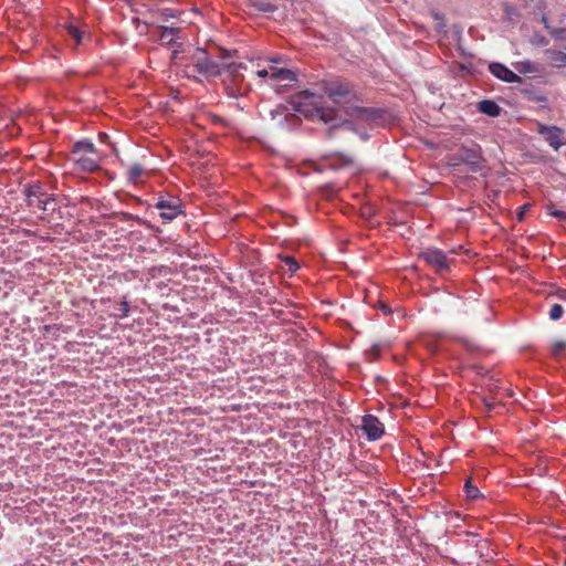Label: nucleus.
<instances>
[{
    "instance_id": "f257e3e1",
    "label": "nucleus",
    "mask_w": 566,
    "mask_h": 566,
    "mask_svg": "<svg viewBox=\"0 0 566 566\" xmlns=\"http://www.w3.org/2000/svg\"><path fill=\"white\" fill-rule=\"evenodd\" d=\"M293 109L311 119H318L325 124H332L327 130L328 138L337 136L338 133H353L354 126L349 120H337V113L334 108L325 105L324 97L310 91L300 92L291 102Z\"/></svg>"
},
{
    "instance_id": "f03ea898",
    "label": "nucleus",
    "mask_w": 566,
    "mask_h": 566,
    "mask_svg": "<svg viewBox=\"0 0 566 566\" xmlns=\"http://www.w3.org/2000/svg\"><path fill=\"white\" fill-rule=\"evenodd\" d=\"M23 195L25 196L27 206L31 209H39L44 212H53L56 209L54 195L48 193L39 181L27 185Z\"/></svg>"
},
{
    "instance_id": "7ed1b4c3",
    "label": "nucleus",
    "mask_w": 566,
    "mask_h": 566,
    "mask_svg": "<svg viewBox=\"0 0 566 566\" xmlns=\"http://www.w3.org/2000/svg\"><path fill=\"white\" fill-rule=\"evenodd\" d=\"M419 258L422 259L428 265L434 269L439 274L448 272L453 259L449 258L447 253L438 248H426L419 253Z\"/></svg>"
},
{
    "instance_id": "20e7f679",
    "label": "nucleus",
    "mask_w": 566,
    "mask_h": 566,
    "mask_svg": "<svg viewBox=\"0 0 566 566\" xmlns=\"http://www.w3.org/2000/svg\"><path fill=\"white\" fill-rule=\"evenodd\" d=\"M195 70L206 77L222 75L223 65L210 59L205 50H197L192 57Z\"/></svg>"
},
{
    "instance_id": "39448f33",
    "label": "nucleus",
    "mask_w": 566,
    "mask_h": 566,
    "mask_svg": "<svg viewBox=\"0 0 566 566\" xmlns=\"http://www.w3.org/2000/svg\"><path fill=\"white\" fill-rule=\"evenodd\" d=\"M154 208L160 211L159 216L164 223L172 221L182 213L181 203L177 197H160L154 203Z\"/></svg>"
},
{
    "instance_id": "423d86ee",
    "label": "nucleus",
    "mask_w": 566,
    "mask_h": 566,
    "mask_svg": "<svg viewBox=\"0 0 566 566\" xmlns=\"http://www.w3.org/2000/svg\"><path fill=\"white\" fill-rule=\"evenodd\" d=\"M459 158L463 164L469 166V169L472 172L481 171L484 167V158L482 157L481 148L479 146H462L459 150Z\"/></svg>"
},
{
    "instance_id": "0eeeda50",
    "label": "nucleus",
    "mask_w": 566,
    "mask_h": 566,
    "mask_svg": "<svg viewBox=\"0 0 566 566\" xmlns=\"http://www.w3.org/2000/svg\"><path fill=\"white\" fill-rule=\"evenodd\" d=\"M324 92L334 104H346L354 97L348 84L344 83H332L325 86Z\"/></svg>"
},
{
    "instance_id": "6e6552de",
    "label": "nucleus",
    "mask_w": 566,
    "mask_h": 566,
    "mask_svg": "<svg viewBox=\"0 0 566 566\" xmlns=\"http://www.w3.org/2000/svg\"><path fill=\"white\" fill-rule=\"evenodd\" d=\"M361 429L370 441L380 439L385 432L384 424L373 415H366L363 417Z\"/></svg>"
},
{
    "instance_id": "1a4fd4ad",
    "label": "nucleus",
    "mask_w": 566,
    "mask_h": 566,
    "mask_svg": "<svg viewBox=\"0 0 566 566\" xmlns=\"http://www.w3.org/2000/svg\"><path fill=\"white\" fill-rule=\"evenodd\" d=\"M538 134H541L548 145L555 150H558L563 145L564 130L557 126L539 124Z\"/></svg>"
},
{
    "instance_id": "9d476101",
    "label": "nucleus",
    "mask_w": 566,
    "mask_h": 566,
    "mask_svg": "<svg viewBox=\"0 0 566 566\" xmlns=\"http://www.w3.org/2000/svg\"><path fill=\"white\" fill-rule=\"evenodd\" d=\"M73 159L78 171L93 172L99 168L98 154L73 155Z\"/></svg>"
},
{
    "instance_id": "9b49d317",
    "label": "nucleus",
    "mask_w": 566,
    "mask_h": 566,
    "mask_svg": "<svg viewBox=\"0 0 566 566\" xmlns=\"http://www.w3.org/2000/svg\"><path fill=\"white\" fill-rule=\"evenodd\" d=\"M259 77H271L275 81H295L296 76L294 72L287 69H279L276 66H270L269 69H262L256 71Z\"/></svg>"
},
{
    "instance_id": "f8f14e48",
    "label": "nucleus",
    "mask_w": 566,
    "mask_h": 566,
    "mask_svg": "<svg viewBox=\"0 0 566 566\" xmlns=\"http://www.w3.org/2000/svg\"><path fill=\"white\" fill-rule=\"evenodd\" d=\"M243 69L242 63H231L228 65H223L222 67V76L223 81H230L233 87L239 90V85L243 82V75L240 73V70Z\"/></svg>"
},
{
    "instance_id": "ddd939ff",
    "label": "nucleus",
    "mask_w": 566,
    "mask_h": 566,
    "mask_svg": "<svg viewBox=\"0 0 566 566\" xmlns=\"http://www.w3.org/2000/svg\"><path fill=\"white\" fill-rule=\"evenodd\" d=\"M489 69L495 77L506 83H516L521 81V77L517 74L501 63H492Z\"/></svg>"
},
{
    "instance_id": "4468645a",
    "label": "nucleus",
    "mask_w": 566,
    "mask_h": 566,
    "mask_svg": "<svg viewBox=\"0 0 566 566\" xmlns=\"http://www.w3.org/2000/svg\"><path fill=\"white\" fill-rule=\"evenodd\" d=\"M545 56L547 63L553 67H564L566 66V53L548 49L545 51Z\"/></svg>"
},
{
    "instance_id": "2eb2a0df",
    "label": "nucleus",
    "mask_w": 566,
    "mask_h": 566,
    "mask_svg": "<svg viewBox=\"0 0 566 566\" xmlns=\"http://www.w3.org/2000/svg\"><path fill=\"white\" fill-rule=\"evenodd\" d=\"M146 169L143 165L136 163L127 168L126 175L127 180L134 185L138 184L142 177L145 175Z\"/></svg>"
},
{
    "instance_id": "dca6fc26",
    "label": "nucleus",
    "mask_w": 566,
    "mask_h": 566,
    "mask_svg": "<svg viewBox=\"0 0 566 566\" xmlns=\"http://www.w3.org/2000/svg\"><path fill=\"white\" fill-rule=\"evenodd\" d=\"M478 109L489 116L496 117L501 113V107L491 99H484L479 103Z\"/></svg>"
},
{
    "instance_id": "f3484780",
    "label": "nucleus",
    "mask_w": 566,
    "mask_h": 566,
    "mask_svg": "<svg viewBox=\"0 0 566 566\" xmlns=\"http://www.w3.org/2000/svg\"><path fill=\"white\" fill-rule=\"evenodd\" d=\"M81 154H97V150L93 143L82 140L74 144L72 149V155H81Z\"/></svg>"
},
{
    "instance_id": "a211bd4d",
    "label": "nucleus",
    "mask_w": 566,
    "mask_h": 566,
    "mask_svg": "<svg viewBox=\"0 0 566 566\" xmlns=\"http://www.w3.org/2000/svg\"><path fill=\"white\" fill-rule=\"evenodd\" d=\"M464 492L469 500H478L482 496L478 486H475L471 480H467L464 483Z\"/></svg>"
},
{
    "instance_id": "6ab92c4d",
    "label": "nucleus",
    "mask_w": 566,
    "mask_h": 566,
    "mask_svg": "<svg viewBox=\"0 0 566 566\" xmlns=\"http://www.w3.org/2000/svg\"><path fill=\"white\" fill-rule=\"evenodd\" d=\"M254 7L265 13L274 12L277 8L275 4L271 3L268 0H258L254 2Z\"/></svg>"
},
{
    "instance_id": "aec40b11",
    "label": "nucleus",
    "mask_w": 566,
    "mask_h": 566,
    "mask_svg": "<svg viewBox=\"0 0 566 566\" xmlns=\"http://www.w3.org/2000/svg\"><path fill=\"white\" fill-rule=\"evenodd\" d=\"M117 310H118L119 313H115L114 314L115 317L124 318V317H127L129 315L130 306H129V303H128L126 297H124L119 302Z\"/></svg>"
},
{
    "instance_id": "412c9836",
    "label": "nucleus",
    "mask_w": 566,
    "mask_h": 566,
    "mask_svg": "<svg viewBox=\"0 0 566 566\" xmlns=\"http://www.w3.org/2000/svg\"><path fill=\"white\" fill-rule=\"evenodd\" d=\"M67 34L75 40L76 44H80L83 39V32L75 25H69L66 28Z\"/></svg>"
},
{
    "instance_id": "4be33fe9",
    "label": "nucleus",
    "mask_w": 566,
    "mask_h": 566,
    "mask_svg": "<svg viewBox=\"0 0 566 566\" xmlns=\"http://www.w3.org/2000/svg\"><path fill=\"white\" fill-rule=\"evenodd\" d=\"M116 216L119 218L120 221L134 220L139 224H146L145 220L129 212H117Z\"/></svg>"
},
{
    "instance_id": "5701e85b",
    "label": "nucleus",
    "mask_w": 566,
    "mask_h": 566,
    "mask_svg": "<svg viewBox=\"0 0 566 566\" xmlns=\"http://www.w3.org/2000/svg\"><path fill=\"white\" fill-rule=\"evenodd\" d=\"M566 350V343L563 342V340H556L553 345H552V355L554 357H558L559 355H562L564 352Z\"/></svg>"
},
{
    "instance_id": "b1692460",
    "label": "nucleus",
    "mask_w": 566,
    "mask_h": 566,
    "mask_svg": "<svg viewBox=\"0 0 566 566\" xmlns=\"http://www.w3.org/2000/svg\"><path fill=\"white\" fill-rule=\"evenodd\" d=\"M563 314H564L563 307L559 304H554L549 311V318L552 321H557L563 316Z\"/></svg>"
},
{
    "instance_id": "393cba45",
    "label": "nucleus",
    "mask_w": 566,
    "mask_h": 566,
    "mask_svg": "<svg viewBox=\"0 0 566 566\" xmlns=\"http://www.w3.org/2000/svg\"><path fill=\"white\" fill-rule=\"evenodd\" d=\"M283 261L287 265L290 272H295L298 269V264L293 256H285Z\"/></svg>"
},
{
    "instance_id": "a878e982",
    "label": "nucleus",
    "mask_w": 566,
    "mask_h": 566,
    "mask_svg": "<svg viewBox=\"0 0 566 566\" xmlns=\"http://www.w3.org/2000/svg\"><path fill=\"white\" fill-rule=\"evenodd\" d=\"M548 211H549L551 216H553L557 219H560V220L566 219V211L556 210V209H553L552 207H548Z\"/></svg>"
},
{
    "instance_id": "bb28decb",
    "label": "nucleus",
    "mask_w": 566,
    "mask_h": 566,
    "mask_svg": "<svg viewBox=\"0 0 566 566\" xmlns=\"http://www.w3.org/2000/svg\"><path fill=\"white\" fill-rule=\"evenodd\" d=\"M157 13L165 18L175 17L168 9L159 10Z\"/></svg>"
},
{
    "instance_id": "cd10ccee",
    "label": "nucleus",
    "mask_w": 566,
    "mask_h": 566,
    "mask_svg": "<svg viewBox=\"0 0 566 566\" xmlns=\"http://www.w3.org/2000/svg\"><path fill=\"white\" fill-rule=\"evenodd\" d=\"M505 13H506L509 17H511V15H513V14H515V13H516V10H515V8H514V7L505 6Z\"/></svg>"
},
{
    "instance_id": "c85d7f7f",
    "label": "nucleus",
    "mask_w": 566,
    "mask_h": 566,
    "mask_svg": "<svg viewBox=\"0 0 566 566\" xmlns=\"http://www.w3.org/2000/svg\"><path fill=\"white\" fill-rule=\"evenodd\" d=\"M380 310L386 313V314H390L391 313V310L388 307V305H386L385 303H380Z\"/></svg>"
},
{
    "instance_id": "c756f323",
    "label": "nucleus",
    "mask_w": 566,
    "mask_h": 566,
    "mask_svg": "<svg viewBox=\"0 0 566 566\" xmlns=\"http://www.w3.org/2000/svg\"><path fill=\"white\" fill-rule=\"evenodd\" d=\"M557 296L562 300V301H566V290H559L557 292Z\"/></svg>"
},
{
    "instance_id": "7c9ffc66",
    "label": "nucleus",
    "mask_w": 566,
    "mask_h": 566,
    "mask_svg": "<svg viewBox=\"0 0 566 566\" xmlns=\"http://www.w3.org/2000/svg\"><path fill=\"white\" fill-rule=\"evenodd\" d=\"M527 208V206H523L521 208V212H520V216H518V219L521 220L523 218V213H524V210Z\"/></svg>"
},
{
    "instance_id": "2f4dec72",
    "label": "nucleus",
    "mask_w": 566,
    "mask_h": 566,
    "mask_svg": "<svg viewBox=\"0 0 566 566\" xmlns=\"http://www.w3.org/2000/svg\"><path fill=\"white\" fill-rule=\"evenodd\" d=\"M449 254H457V250H454V249L450 250Z\"/></svg>"
},
{
    "instance_id": "473e14b6",
    "label": "nucleus",
    "mask_w": 566,
    "mask_h": 566,
    "mask_svg": "<svg viewBox=\"0 0 566 566\" xmlns=\"http://www.w3.org/2000/svg\"><path fill=\"white\" fill-rule=\"evenodd\" d=\"M156 22H157V20L154 18L149 23L155 24Z\"/></svg>"
},
{
    "instance_id": "72a5a7b5",
    "label": "nucleus",
    "mask_w": 566,
    "mask_h": 566,
    "mask_svg": "<svg viewBox=\"0 0 566 566\" xmlns=\"http://www.w3.org/2000/svg\"><path fill=\"white\" fill-rule=\"evenodd\" d=\"M356 112H357L358 114H360L361 112H364V109H361V108H357V109H356Z\"/></svg>"
},
{
    "instance_id": "f704fd0d",
    "label": "nucleus",
    "mask_w": 566,
    "mask_h": 566,
    "mask_svg": "<svg viewBox=\"0 0 566 566\" xmlns=\"http://www.w3.org/2000/svg\"><path fill=\"white\" fill-rule=\"evenodd\" d=\"M486 407L489 410H491L492 406L490 403H486Z\"/></svg>"
}]
</instances>
